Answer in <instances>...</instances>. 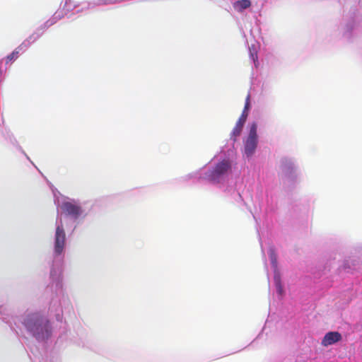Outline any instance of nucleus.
Segmentation results:
<instances>
[{
  "label": "nucleus",
  "instance_id": "nucleus-1",
  "mask_svg": "<svg viewBox=\"0 0 362 362\" xmlns=\"http://www.w3.org/2000/svg\"><path fill=\"white\" fill-rule=\"evenodd\" d=\"M25 326L38 339H45L49 337L51 327L47 319L39 313L28 315L24 320Z\"/></svg>",
  "mask_w": 362,
  "mask_h": 362
},
{
  "label": "nucleus",
  "instance_id": "nucleus-2",
  "mask_svg": "<svg viewBox=\"0 0 362 362\" xmlns=\"http://www.w3.org/2000/svg\"><path fill=\"white\" fill-rule=\"evenodd\" d=\"M231 165L228 160H223L218 163L214 168L206 173L204 180L213 183H218L221 178L230 169Z\"/></svg>",
  "mask_w": 362,
  "mask_h": 362
},
{
  "label": "nucleus",
  "instance_id": "nucleus-3",
  "mask_svg": "<svg viewBox=\"0 0 362 362\" xmlns=\"http://www.w3.org/2000/svg\"><path fill=\"white\" fill-rule=\"evenodd\" d=\"M66 235L62 226H57L55 233L54 253L59 255L62 253L65 245Z\"/></svg>",
  "mask_w": 362,
  "mask_h": 362
},
{
  "label": "nucleus",
  "instance_id": "nucleus-4",
  "mask_svg": "<svg viewBox=\"0 0 362 362\" xmlns=\"http://www.w3.org/2000/svg\"><path fill=\"white\" fill-rule=\"evenodd\" d=\"M36 39H37V36H35V35H31L28 37V39L25 40L19 47H18L15 50H13L11 54H10L9 55H8L6 57V63L8 64V62H10L13 60H16L18 57V54H19L20 50L21 49V47L23 46H25V47L28 46V45L30 44V40L34 42L36 40Z\"/></svg>",
  "mask_w": 362,
  "mask_h": 362
},
{
  "label": "nucleus",
  "instance_id": "nucleus-5",
  "mask_svg": "<svg viewBox=\"0 0 362 362\" xmlns=\"http://www.w3.org/2000/svg\"><path fill=\"white\" fill-rule=\"evenodd\" d=\"M341 340V335L338 332H327L322 340L324 346H328Z\"/></svg>",
  "mask_w": 362,
  "mask_h": 362
},
{
  "label": "nucleus",
  "instance_id": "nucleus-6",
  "mask_svg": "<svg viewBox=\"0 0 362 362\" xmlns=\"http://www.w3.org/2000/svg\"><path fill=\"white\" fill-rule=\"evenodd\" d=\"M247 115L248 113H245V111H243L240 118L236 122V124L232 132V136L234 137V140L236 139V137L240 135L243 126L246 122Z\"/></svg>",
  "mask_w": 362,
  "mask_h": 362
},
{
  "label": "nucleus",
  "instance_id": "nucleus-7",
  "mask_svg": "<svg viewBox=\"0 0 362 362\" xmlns=\"http://www.w3.org/2000/svg\"><path fill=\"white\" fill-rule=\"evenodd\" d=\"M257 146V138L247 136L245 143V153L247 157H250L255 153Z\"/></svg>",
  "mask_w": 362,
  "mask_h": 362
},
{
  "label": "nucleus",
  "instance_id": "nucleus-8",
  "mask_svg": "<svg viewBox=\"0 0 362 362\" xmlns=\"http://www.w3.org/2000/svg\"><path fill=\"white\" fill-rule=\"evenodd\" d=\"M251 1L250 0H240L233 4L234 8L238 12H242L243 10L250 7Z\"/></svg>",
  "mask_w": 362,
  "mask_h": 362
},
{
  "label": "nucleus",
  "instance_id": "nucleus-9",
  "mask_svg": "<svg viewBox=\"0 0 362 362\" xmlns=\"http://www.w3.org/2000/svg\"><path fill=\"white\" fill-rule=\"evenodd\" d=\"M63 210L69 214L76 216L79 214L80 207L78 205H64Z\"/></svg>",
  "mask_w": 362,
  "mask_h": 362
},
{
  "label": "nucleus",
  "instance_id": "nucleus-10",
  "mask_svg": "<svg viewBox=\"0 0 362 362\" xmlns=\"http://www.w3.org/2000/svg\"><path fill=\"white\" fill-rule=\"evenodd\" d=\"M281 165L284 170H289L290 169H293V163L292 162L287 159V158H283L281 160Z\"/></svg>",
  "mask_w": 362,
  "mask_h": 362
},
{
  "label": "nucleus",
  "instance_id": "nucleus-11",
  "mask_svg": "<svg viewBox=\"0 0 362 362\" xmlns=\"http://www.w3.org/2000/svg\"><path fill=\"white\" fill-rule=\"evenodd\" d=\"M257 124L255 123H253L250 126V132H249L248 136L249 137H252V138H257Z\"/></svg>",
  "mask_w": 362,
  "mask_h": 362
},
{
  "label": "nucleus",
  "instance_id": "nucleus-12",
  "mask_svg": "<svg viewBox=\"0 0 362 362\" xmlns=\"http://www.w3.org/2000/svg\"><path fill=\"white\" fill-rule=\"evenodd\" d=\"M249 108H250V103H245L243 111H245V113H248L247 112H248Z\"/></svg>",
  "mask_w": 362,
  "mask_h": 362
},
{
  "label": "nucleus",
  "instance_id": "nucleus-13",
  "mask_svg": "<svg viewBox=\"0 0 362 362\" xmlns=\"http://www.w3.org/2000/svg\"><path fill=\"white\" fill-rule=\"evenodd\" d=\"M271 259L273 264H276V259L274 255L271 256Z\"/></svg>",
  "mask_w": 362,
  "mask_h": 362
},
{
  "label": "nucleus",
  "instance_id": "nucleus-14",
  "mask_svg": "<svg viewBox=\"0 0 362 362\" xmlns=\"http://www.w3.org/2000/svg\"><path fill=\"white\" fill-rule=\"evenodd\" d=\"M250 95L248 94L247 98H246L245 103H250Z\"/></svg>",
  "mask_w": 362,
  "mask_h": 362
},
{
  "label": "nucleus",
  "instance_id": "nucleus-15",
  "mask_svg": "<svg viewBox=\"0 0 362 362\" xmlns=\"http://www.w3.org/2000/svg\"><path fill=\"white\" fill-rule=\"evenodd\" d=\"M279 292L281 293V286H279Z\"/></svg>",
  "mask_w": 362,
  "mask_h": 362
},
{
  "label": "nucleus",
  "instance_id": "nucleus-16",
  "mask_svg": "<svg viewBox=\"0 0 362 362\" xmlns=\"http://www.w3.org/2000/svg\"><path fill=\"white\" fill-rule=\"evenodd\" d=\"M62 204H69V203L68 202H64Z\"/></svg>",
  "mask_w": 362,
  "mask_h": 362
}]
</instances>
